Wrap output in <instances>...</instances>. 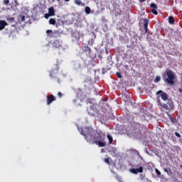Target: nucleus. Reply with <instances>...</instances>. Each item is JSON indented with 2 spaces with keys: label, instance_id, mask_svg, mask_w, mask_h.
<instances>
[{
  "label": "nucleus",
  "instance_id": "38",
  "mask_svg": "<svg viewBox=\"0 0 182 182\" xmlns=\"http://www.w3.org/2000/svg\"><path fill=\"white\" fill-rule=\"evenodd\" d=\"M179 92H180L181 93H182V89H181V88L179 89Z\"/></svg>",
  "mask_w": 182,
  "mask_h": 182
},
{
  "label": "nucleus",
  "instance_id": "12",
  "mask_svg": "<svg viewBox=\"0 0 182 182\" xmlns=\"http://www.w3.org/2000/svg\"><path fill=\"white\" fill-rule=\"evenodd\" d=\"M48 14L51 16H55V9L53 7H50L48 9Z\"/></svg>",
  "mask_w": 182,
  "mask_h": 182
},
{
  "label": "nucleus",
  "instance_id": "17",
  "mask_svg": "<svg viewBox=\"0 0 182 182\" xmlns=\"http://www.w3.org/2000/svg\"><path fill=\"white\" fill-rule=\"evenodd\" d=\"M85 11V14H90V11H92V9H90V7L86 6Z\"/></svg>",
  "mask_w": 182,
  "mask_h": 182
},
{
  "label": "nucleus",
  "instance_id": "11",
  "mask_svg": "<svg viewBox=\"0 0 182 182\" xmlns=\"http://www.w3.org/2000/svg\"><path fill=\"white\" fill-rule=\"evenodd\" d=\"M73 68L75 70H77V69H80V63L79 62H74Z\"/></svg>",
  "mask_w": 182,
  "mask_h": 182
},
{
  "label": "nucleus",
  "instance_id": "25",
  "mask_svg": "<svg viewBox=\"0 0 182 182\" xmlns=\"http://www.w3.org/2000/svg\"><path fill=\"white\" fill-rule=\"evenodd\" d=\"M164 171H165V173H167V174H170V173H170V170H168V168H164Z\"/></svg>",
  "mask_w": 182,
  "mask_h": 182
},
{
  "label": "nucleus",
  "instance_id": "23",
  "mask_svg": "<svg viewBox=\"0 0 182 182\" xmlns=\"http://www.w3.org/2000/svg\"><path fill=\"white\" fill-rule=\"evenodd\" d=\"M52 16L49 13L48 14H46L44 15V18H46V19H49V17Z\"/></svg>",
  "mask_w": 182,
  "mask_h": 182
},
{
  "label": "nucleus",
  "instance_id": "10",
  "mask_svg": "<svg viewBox=\"0 0 182 182\" xmlns=\"http://www.w3.org/2000/svg\"><path fill=\"white\" fill-rule=\"evenodd\" d=\"M144 28L145 29V33H147V28H149V20H147V18H144Z\"/></svg>",
  "mask_w": 182,
  "mask_h": 182
},
{
  "label": "nucleus",
  "instance_id": "20",
  "mask_svg": "<svg viewBox=\"0 0 182 182\" xmlns=\"http://www.w3.org/2000/svg\"><path fill=\"white\" fill-rule=\"evenodd\" d=\"M75 4H76V5H82V1L75 0Z\"/></svg>",
  "mask_w": 182,
  "mask_h": 182
},
{
  "label": "nucleus",
  "instance_id": "5",
  "mask_svg": "<svg viewBox=\"0 0 182 182\" xmlns=\"http://www.w3.org/2000/svg\"><path fill=\"white\" fill-rule=\"evenodd\" d=\"M127 135L133 139L141 138V133H140V130H139V129H136L134 127H132L131 129H129Z\"/></svg>",
  "mask_w": 182,
  "mask_h": 182
},
{
  "label": "nucleus",
  "instance_id": "18",
  "mask_svg": "<svg viewBox=\"0 0 182 182\" xmlns=\"http://www.w3.org/2000/svg\"><path fill=\"white\" fill-rule=\"evenodd\" d=\"M151 9H157V4L154 3L151 4Z\"/></svg>",
  "mask_w": 182,
  "mask_h": 182
},
{
  "label": "nucleus",
  "instance_id": "9",
  "mask_svg": "<svg viewBox=\"0 0 182 182\" xmlns=\"http://www.w3.org/2000/svg\"><path fill=\"white\" fill-rule=\"evenodd\" d=\"M8 25V23L4 20H0V31L5 29V26Z\"/></svg>",
  "mask_w": 182,
  "mask_h": 182
},
{
  "label": "nucleus",
  "instance_id": "36",
  "mask_svg": "<svg viewBox=\"0 0 182 182\" xmlns=\"http://www.w3.org/2000/svg\"><path fill=\"white\" fill-rule=\"evenodd\" d=\"M171 122H173V123H174V119H173V118H171Z\"/></svg>",
  "mask_w": 182,
  "mask_h": 182
},
{
  "label": "nucleus",
  "instance_id": "40",
  "mask_svg": "<svg viewBox=\"0 0 182 182\" xmlns=\"http://www.w3.org/2000/svg\"><path fill=\"white\" fill-rule=\"evenodd\" d=\"M136 154H138V156H140V154H139V152L136 151Z\"/></svg>",
  "mask_w": 182,
  "mask_h": 182
},
{
  "label": "nucleus",
  "instance_id": "41",
  "mask_svg": "<svg viewBox=\"0 0 182 182\" xmlns=\"http://www.w3.org/2000/svg\"><path fill=\"white\" fill-rule=\"evenodd\" d=\"M50 76L52 77V73H50Z\"/></svg>",
  "mask_w": 182,
  "mask_h": 182
},
{
  "label": "nucleus",
  "instance_id": "4",
  "mask_svg": "<svg viewBox=\"0 0 182 182\" xmlns=\"http://www.w3.org/2000/svg\"><path fill=\"white\" fill-rule=\"evenodd\" d=\"M175 79L176 76L174 75V73L171 70H166V74L164 75V80L167 82L168 85H174Z\"/></svg>",
  "mask_w": 182,
  "mask_h": 182
},
{
  "label": "nucleus",
  "instance_id": "45",
  "mask_svg": "<svg viewBox=\"0 0 182 182\" xmlns=\"http://www.w3.org/2000/svg\"><path fill=\"white\" fill-rule=\"evenodd\" d=\"M119 182H122V181H119Z\"/></svg>",
  "mask_w": 182,
  "mask_h": 182
},
{
  "label": "nucleus",
  "instance_id": "15",
  "mask_svg": "<svg viewBox=\"0 0 182 182\" xmlns=\"http://www.w3.org/2000/svg\"><path fill=\"white\" fill-rule=\"evenodd\" d=\"M49 23H50V25H55L56 20H55V18H50Z\"/></svg>",
  "mask_w": 182,
  "mask_h": 182
},
{
  "label": "nucleus",
  "instance_id": "22",
  "mask_svg": "<svg viewBox=\"0 0 182 182\" xmlns=\"http://www.w3.org/2000/svg\"><path fill=\"white\" fill-rule=\"evenodd\" d=\"M85 52H87V53H90L92 50L89 47H85Z\"/></svg>",
  "mask_w": 182,
  "mask_h": 182
},
{
  "label": "nucleus",
  "instance_id": "39",
  "mask_svg": "<svg viewBox=\"0 0 182 182\" xmlns=\"http://www.w3.org/2000/svg\"><path fill=\"white\" fill-rule=\"evenodd\" d=\"M70 0H65V2H69Z\"/></svg>",
  "mask_w": 182,
  "mask_h": 182
},
{
  "label": "nucleus",
  "instance_id": "7",
  "mask_svg": "<svg viewBox=\"0 0 182 182\" xmlns=\"http://www.w3.org/2000/svg\"><path fill=\"white\" fill-rule=\"evenodd\" d=\"M109 153H111L113 157H116V156H117V149L116 148H113V147L109 148Z\"/></svg>",
  "mask_w": 182,
  "mask_h": 182
},
{
  "label": "nucleus",
  "instance_id": "44",
  "mask_svg": "<svg viewBox=\"0 0 182 182\" xmlns=\"http://www.w3.org/2000/svg\"><path fill=\"white\" fill-rule=\"evenodd\" d=\"M58 2L60 1V0H57Z\"/></svg>",
  "mask_w": 182,
  "mask_h": 182
},
{
  "label": "nucleus",
  "instance_id": "1",
  "mask_svg": "<svg viewBox=\"0 0 182 182\" xmlns=\"http://www.w3.org/2000/svg\"><path fill=\"white\" fill-rule=\"evenodd\" d=\"M80 134L84 136L85 140L90 144H97L99 147H105L106 146V142L103 138L106 136L102 134L100 136V139L97 140L96 139V131L93 130L92 127H85L84 129H78Z\"/></svg>",
  "mask_w": 182,
  "mask_h": 182
},
{
  "label": "nucleus",
  "instance_id": "14",
  "mask_svg": "<svg viewBox=\"0 0 182 182\" xmlns=\"http://www.w3.org/2000/svg\"><path fill=\"white\" fill-rule=\"evenodd\" d=\"M107 138L109 140V144H112L113 143V136H112L110 134H107Z\"/></svg>",
  "mask_w": 182,
  "mask_h": 182
},
{
  "label": "nucleus",
  "instance_id": "8",
  "mask_svg": "<svg viewBox=\"0 0 182 182\" xmlns=\"http://www.w3.org/2000/svg\"><path fill=\"white\" fill-rule=\"evenodd\" d=\"M54 100H55V99L53 95H48L47 97V105H50Z\"/></svg>",
  "mask_w": 182,
  "mask_h": 182
},
{
  "label": "nucleus",
  "instance_id": "16",
  "mask_svg": "<svg viewBox=\"0 0 182 182\" xmlns=\"http://www.w3.org/2000/svg\"><path fill=\"white\" fill-rule=\"evenodd\" d=\"M168 22L172 25V23H174V17L173 16H169L168 17Z\"/></svg>",
  "mask_w": 182,
  "mask_h": 182
},
{
  "label": "nucleus",
  "instance_id": "26",
  "mask_svg": "<svg viewBox=\"0 0 182 182\" xmlns=\"http://www.w3.org/2000/svg\"><path fill=\"white\" fill-rule=\"evenodd\" d=\"M116 75L117 77H119V79H122V74L120 73H117Z\"/></svg>",
  "mask_w": 182,
  "mask_h": 182
},
{
  "label": "nucleus",
  "instance_id": "34",
  "mask_svg": "<svg viewBox=\"0 0 182 182\" xmlns=\"http://www.w3.org/2000/svg\"><path fill=\"white\" fill-rule=\"evenodd\" d=\"M56 43H59V41H55L54 42V46L56 45Z\"/></svg>",
  "mask_w": 182,
  "mask_h": 182
},
{
  "label": "nucleus",
  "instance_id": "33",
  "mask_svg": "<svg viewBox=\"0 0 182 182\" xmlns=\"http://www.w3.org/2000/svg\"><path fill=\"white\" fill-rule=\"evenodd\" d=\"M58 95L59 96V97H62V92H59Z\"/></svg>",
  "mask_w": 182,
  "mask_h": 182
},
{
  "label": "nucleus",
  "instance_id": "24",
  "mask_svg": "<svg viewBox=\"0 0 182 182\" xmlns=\"http://www.w3.org/2000/svg\"><path fill=\"white\" fill-rule=\"evenodd\" d=\"M144 177H146L145 176H144V174H141L140 176H139V179H141V180H144Z\"/></svg>",
  "mask_w": 182,
  "mask_h": 182
},
{
  "label": "nucleus",
  "instance_id": "31",
  "mask_svg": "<svg viewBox=\"0 0 182 182\" xmlns=\"http://www.w3.org/2000/svg\"><path fill=\"white\" fill-rule=\"evenodd\" d=\"M21 22H23V21H25V16H21Z\"/></svg>",
  "mask_w": 182,
  "mask_h": 182
},
{
  "label": "nucleus",
  "instance_id": "28",
  "mask_svg": "<svg viewBox=\"0 0 182 182\" xmlns=\"http://www.w3.org/2000/svg\"><path fill=\"white\" fill-rule=\"evenodd\" d=\"M175 136H176V137H181V135L178 132H175Z\"/></svg>",
  "mask_w": 182,
  "mask_h": 182
},
{
  "label": "nucleus",
  "instance_id": "3",
  "mask_svg": "<svg viewBox=\"0 0 182 182\" xmlns=\"http://www.w3.org/2000/svg\"><path fill=\"white\" fill-rule=\"evenodd\" d=\"M87 111L88 112V114L95 118V120H97L98 122H102V120H105L103 114H102V113H100V112L97 110V109H96V107H95V105H90V107L87 108Z\"/></svg>",
  "mask_w": 182,
  "mask_h": 182
},
{
  "label": "nucleus",
  "instance_id": "2",
  "mask_svg": "<svg viewBox=\"0 0 182 182\" xmlns=\"http://www.w3.org/2000/svg\"><path fill=\"white\" fill-rule=\"evenodd\" d=\"M156 95H160V97L156 98V103L161 110L163 109L165 110H173L174 109V104L172 101L168 100V95L167 93L159 90L156 92ZM160 97H161L162 100L166 102V103H163Z\"/></svg>",
  "mask_w": 182,
  "mask_h": 182
},
{
  "label": "nucleus",
  "instance_id": "6",
  "mask_svg": "<svg viewBox=\"0 0 182 182\" xmlns=\"http://www.w3.org/2000/svg\"><path fill=\"white\" fill-rule=\"evenodd\" d=\"M129 171H131L132 174H137V173H141L143 171V167L139 166L136 168H131Z\"/></svg>",
  "mask_w": 182,
  "mask_h": 182
},
{
  "label": "nucleus",
  "instance_id": "27",
  "mask_svg": "<svg viewBox=\"0 0 182 182\" xmlns=\"http://www.w3.org/2000/svg\"><path fill=\"white\" fill-rule=\"evenodd\" d=\"M156 173L157 176H161V173L160 172V171H159V169H156Z\"/></svg>",
  "mask_w": 182,
  "mask_h": 182
},
{
  "label": "nucleus",
  "instance_id": "29",
  "mask_svg": "<svg viewBox=\"0 0 182 182\" xmlns=\"http://www.w3.org/2000/svg\"><path fill=\"white\" fill-rule=\"evenodd\" d=\"M4 4L8 5V4H9V0H4Z\"/></svg>",
  "mask_w": 182,
  "mask_h": 182
},
{
  "label": "nucleus",
  "instance_id": "37",
  "mask_svg": "<svg viewBox=\"0 0 182 182\" xmlns=\"http://www.w3.org/2000/svg\"><path fill=\"white\" fill-rule=\"evenodd\" d=\"M15 4H16V5H18V1L16 0H15Z\"/></svg>",
  "mask_w": 182,
  "mask_h": 182
},
{
  "label": "nucleus",
  "instance_id": "32",
  "mask_svg": "<svg viewBox=\"0 0 182 182\" xmlns=\"http://www.w3.org/2000/svg\"><path fill=\"white\" fill-rule=\"evenodd\" d=\"M144 182H151V181L149 180V178H145Z\"/></svg>",
  "mask_w": 182,
  "mask_h": 182
},
{
  "label": "nucleus",
  "instance_id": "30",
  "mask_svg": "<svg viewBox=\"0 0 182 182\" xmlns=\"http://www.w3.org/2000/svg\"><path fill=\"white\" fill-rule=\"evenodd\" d=\"M105 162L107 163V164H109V159H105Z\"/></svg>",
  "mask_w": 182,
  "mask_h": 182
},
{
  "label": "nucleus",
  "instance_id": "19",
  "mask_svg": "<svg viewBox=\"0 0 182 182\" xmlns=\"http://www.w3.org/2000/svg\"><path fill=\"white\" fill-rule=\"evenodd\" d=\"M160 80H161V77H160V76H156L154 80V82L157 83L158 82H160Z\"/></svg>",
  "mask_w": 182,
  "mask_h": 182
},
{
  "label": "nucleus",
  "instance_id": "13",
  "mask_svg": "<svg viewBox=\"0 0 182 182\" xmlns=\"http://www.w3.org/2000/svg\"><path fill=\"white\" fill-rule=\"evenodd\" d=\"M46 33L48 36L50 38H53L55 36V33H53L51 30H47Z\"/></svg>",
  "mask_w": 182,
  "mask_h": 182
},
{
  "label": "nucleus",
  "instance_id": "42",
  "mask_svg": "<svg viewBox=\"0 0 182 182\" xmlns=\"http://www.w3.org/2000/svg\"><path fill=\"white\" fill-rule=\"evenodd\" d=\"M56 48H59V46H55Z\"/></svg>",
  "mask_w": 182,
  "mask_h": 182
},
{
  "label": "nucleus",
  "instance_id": "43",
  "mask_svg": "<svg viewBox=\"0 0 182 182\" xmlns=\"http://www.w3.org/2000/svg\"><path fill=\"white\" fill-rule=\"evenodd\" d=\"M56 48H59V46H55Z\"/></svg>",
  "mask_w": 182,
  "mask_h": 182
},
{
  "label": "nucleus",
  "instance_id": "35",
  "mask_svg": "<svg viewBox=\"0 0 182 182\" xmlns=\"http://www.w3.org/2000/svg\"><path fill=\"white\" fill-rule=\"evenodd\" d=\"M139 2H146V0H139Z\"/></svg>",
  "mask_w": 182,
  "mask_h": 182
},
{
  "label": "nucleus",
  "instance_id": "21",
  "mask_svg": "<svg viewBox=\"0 0 182 182\" xmlns=\"http://www.w3.org/2000/svg\"><path fill=\"white\" fill-rule=\"evenodd\" d=\"M151 12L152 14H154V15H157V9H151Z\"/></svg>",
  "mask_w": 182,
  "mask_h": 182
}]
</instances>
